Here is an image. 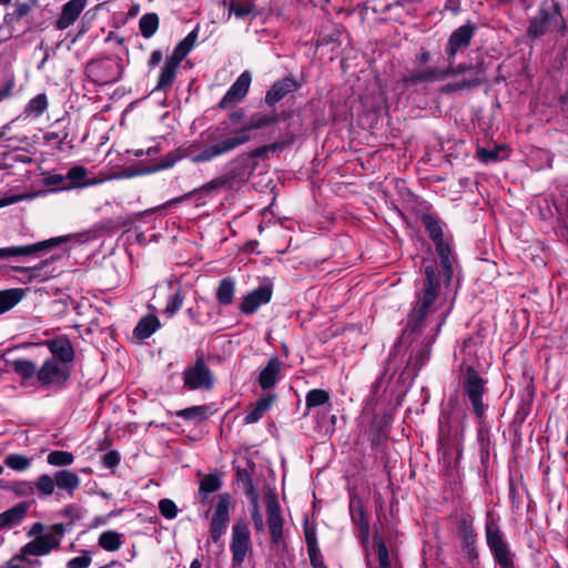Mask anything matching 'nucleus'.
I'll use <instances>...</instances> for the list:
<instances>
[{"label": "nucleus", "mask_w": 568, "mask_h": 568, "mask_svg": "<svg viewBox=\"0 0 568 568\" xmlns=\"http://www.w3.org/2000/svg\"><path fill=\"white\" fill-rule=\"evenodd\" d=\"M23 296L21 288L0 291V314L16 306Z\"/></svg>", "instance_id": "obj_34"}, {"label": "nucleus", "mask_w": 568, "mask_h": 568, "mask_svg": "<svg viewBox=\"0 0 568 568\" xmlns=\"http://www.w3.org/2000/svg\"><path fill=\"white\" fill-rule=\"evenodd\" d=\"M160 327V320L154 314L143 316L133 329V335L140 341L149 338Z\"/></svg>", "instance_id": "obj_28"}, {"label": "nucleus", "mask_w": 568, "mask_h": 568, "mask_svg": "<svg viewBox=\"0 0 568 568\" xmlns=\"http://www.w3.org/2000/svg\"><path fill=\"white\" fill-rule=\"evenodd\" d=\"M121 546V535L114 531H109V551H115Z\"/></svg>", "instance_id": "obj_57"}, {"label": "nucleus", "mask_w": 568, "mask_h": 568, "mask_svg": "<svg viewBox=\"0 0 568 568\" xmlns=\"http://www.w3.org/2000/svg\"><path fill=\"white\" fill-rule=\"evenodd\" d=\"M184 303V296L182 294L181 288L176 290L174 294H172L166 303L164 313L172 317L178 311L181 310L182 305Z\"/></svg>", "instance_id": "obj_44"}, {"label": "nucleus", "mask_w": 568, "mask_h": 568, "mask_svg": "<svg viewBox=\"0 0 568 568\" xmlns=\"http://www.w3.org/2000/svg\"><path fill=\"white\" fill-rule=\"evenodd\" d=\"M349 513H351L353 523L359 528L362 539L367 540L369 532H371V526H369V521L366 517V514L364 511L362 501L359 499L351 500Z\"/></svg>", "instance_id": "obj_25"}, {"label": "nucleus", "mask_w": 568, "mask_h": 568, "mask_svg": "<svg viewBox=\"0 0 568 568\" xmlns=\"http://www.w3.org/2000/svg\"><path fill=\"white\" fill-rule=\"evenodd\" d=\"M479 84H480V80L474 79V80H469V81H463V82H457L454 84H448L443 89V91L453 92L456 90H462L464 88H475V87H478Z\"/></svg>", "instance_id": "obj_52"}, {"label": "nucleus", "mask_w": 568, "mask_h": 568, "mask_svg": "<svg viewBox=\"0 0 568 568\" xmlns=\"http://www.w3.org/2000/svg\"><path fill=\"white\" fill-rule=\"evenodd\" d=\"M377 556H378L379 568H390L388 550L383 540L377 541Z\"/></svg>", "instance_id": "obj_50"}, {"label": "nucleus", "mask_w": 568, "mask_h": 568, "mask_svg": "<svg viewBox=\"0 0 568 568\" xmlns=\"http://www.w3.org/2000/svg\"><path fill=\"white\" fill-rule=\"evenodd\" d=\"M85 72L89 81L94 85L103 87L106 83V68L103 60L88 63Z\"/></svg>", "instance_id": "obj_30"}, {"label": "nucleus", "mask_w": 568, "mask_h": 568, "mask_svg": "<svg viewBox=\"0 0 568 568\" xmlns=\"http://www.w3.org/2000/svg\"><path fill=\"white\" fill-rule=\"evenodd\" d=\"M84 9L83 0H70L63 7L59 19L57 20V27L60 30L70 27L79 17L81 11Z\"/></svg>", "instance_id": "obj_23"}, {"label": "nucleus", "mask_w": 568, "mask_h": 568, "mask_svg": "<svg viewBox=\"0 0 568 568\" xmlns=\"http://www.w3.org/2000/svg\"><path fill=\"white\" fill-rule=\"evenodd\" d=\"M420 221L426 232L428 233L429 239L435 245L436 253L440 261L444 281L446 284H449L454 276V258L452 256L450 242L444 236V224L436 214L432 213H423L420 215Z\"/></svg>", "instance_id": "obj_4"}, {"label": "nucleus", "mask_w": 568, "mask_h": 568, "mask_svg": "<svg viewBox=\"0 0 568 568\" xmlns=\"http://www.w3.org/2000/svg\"><path fill=\"white\" fill-rule=\"evenodd\" d=\"M423 270L425 278L415 294L416 301L406 324V331L410 333H419L427 326L428 317L437 310L442 288L436 264L424 258Z\"/></svg>", "instance_id": "obj_1"}, {"label": "nucleus", "mask_w": 568, "mask_h": 568, "mask_svg": "<svg viewBox=\"0 0 568 568\" xmlns=\"http://www.w3.org/2000/svg\"><path fill=\"white\" fill-rule=\"evenodd\" d=\"M64 534V526L55 524L51 527V532L37 537L34 540L26 544L22 552L29 556H43L55 549L60 545V539Z\"/></svg>", "instance_id": "obj_12"}, {"label": "nucleus", "mask_w": 568, "mask_h": 568, "mask_svg": "<svg viewBox=\"0 0 568 568\" xmlns=\"http://www.w3.org/2000/svg\"><path fill=\"white\" fill-rule=\"evenodd\" d=\"M65 241H67V237L59 236V237H52V239L41 241V242L34 243V244H29V245L2 247V248H0V260L9 258V257H17V256L33 255L41 251L51 250V248L55 247L57 245L64 243Z\"/></svg>", "instance_id": "obj_14"}, {"label": "nucleus", "mask_w": 568, "mask_h": 568, "mask_svg": "<svg viewBox=\"0 0 568 568\" xmlns=\"http://www.w3.org/2000/svg\"><path fill=\"white\" fill-rule=\"evenodd\" d=\"M232 552V568H241L248 552L252 551L251 531L243 519H239L232 527L230 542Z\"/></svg>", "instance_id": "obj_9"}, {"label": "nucleus", "mask_w": 568, "mask_h": 568, "mask_svg": "<svg viewBox=\"0 0 568 568\" xmlns=\"http://www.w3.org/2000/svg\"><path fill=\"white\" fill-rule=\"evenodd\" d=\"M298 89L297 82L293 78H284L277 82H275L271 89L266 92L265 102L273 106L282 99H284L288 93L296 91Z\"/></svg>", "instance_id": "obj_21"}, {"label": "nucleus", "mask_w": 568, "mask_h": 568, "mask_svg": "<svg viewBox=\"0 0 568 568\" xmlns=\"http://www.w3.org/2000/svg\"><path fill=\"white\" fill-rule=\"evenodd\" d=\"M57 487L65 489L70 495L75 490L80 484L79 477L71 470H59L54 475Z\"/></svg>", "instance_id": "obj_31"}, {"label": "nucleus", "mask_w": 568, "mask_h": 568, "mask_svg": "<svg viewBox=\"0 0 568 568\" xmlns=\"http://www.w3.org/2000/svg\"><path fill=\"white\" fill-rule=\"evenodd\" d=\"M477 159L481 162L488 163L491 161H497L499 159L498 150H487L484 148H480L477 150Z\"/></svg>", "instance_id": "obj_51"}, {"label": "nucleus", "mask_w": 568, "mask_h": 568, "mask_svg": "<svg viewBox=\"0 0 568 568\" xmlns=\"http://www.w3.org/2000/svg\"><path fill=\"white\" fill-rule=\"evenodd\" d=\"M244 490L251 501V518L253 521L254 530L256 534L264 532L265 524L260 508L257 489L250 476H247L246 480L244 481Z\"/></svg>", "instance_id": "obj_19"}, {"label": "nucleus", "mask_w": 568, "mask_h": 568, "mask_svg": "<svg viewBox=\"0 0 568 568\" xmlns=\"http://www.w3.org/2000/svg\"><path fill=\"white\" fill-rule=\"evenodd\" d=\"M275 397L276 396L274 394H267L261 397L255 403L254 408L245 415L243 419L244 424L250 425L257 423L263 417V415L272 407Z\"/></svg>", "instance_id": "obj_29"}, {"label": "nucleus", "mask_w": 568, "mask_h": 568, "mask_svg": "<svg viewBox=\"0 0 568 568\" xmlns=\"http://www.w3.org/2000/svg\"><path fill=\"white\" fill-rule=\"evenodd\" d=\"M329 393L325 389L314 388L305 396L306 414L315 407L323 406L329 402Z\"/></svg>", "instance_id": "obj_36"}, {"label": "nucleus", "mask_w": 568, "mask_h": 568, "mask_svg": "<svg viewBox=\"0 0 568 568\" xmlns=\"http://www.w3.org/2000/svg\"><path fill=\"white\" fill-rule=\"evenodd\" d=\"M254 4L251 1H236L232 0L230 3V13H233L239 19H245L252 14Z\"/></svg>", "instance_id": "obj_41"}, {"label": "nucleus", "mask_w": 568, "mask_h": 568, "mask_svg": "<svg viewBox=\"0 0 568 568\" xmlns=\"http://www.w3.org/2000/svg\"><path fill=\"white\" fill-rule=\"evenodd\" d=\"M183 385L189 390H210L214 386V375L203 357H197L192 366L183 372Z\"/></svg>", "instance_id": "obj_11"}, {"label": "nucleus", "mask_w": 568, "mask_h": 568, "mask_svg": "<svg viewBox=\"0 0 568 568\" xmlns=\"http://www.w3.org/2000/svg\"><path fill=\"white\" fill-rule=\"evenodd\" d=\"M49 260H43L34 266H14L13 270L18 273L24 274L28 278H36L41 275V271L49 264Z\"/></svg>", "instance_id": "obj_48"}, {"label": "nucleus", "mask_w": 568, "mask_h": 568, "mask_svg": "<svg viewBox=\"0 0 568 568\" xmlns=\"http://www.w3.org/2000/svg\"><path fill=\"white\" fill-rule=\"evenodd\" d=\"M141 36H153L159 28V17L154 12L145 13L139 21Z\"/></svg>", "instance_id": "obj_39"}, {"label": "nucleus", "mask_w": 568, "mask_h": 568, "mask_svg": "<svg viewBox=\"0 0 568 568\" xmlns=\"http://www.w3.org/2000/svg\"><path fill=\"white\" fill-rule=\"evenodd\" d=\"M278 121L277 114L255 113L250 121L243 125L236 134L209 145L200 152H194L193 145L189 146V156L193 163H206L215 158L222 156L250 141V132L275 124Z\"/></svg>", "instance_id": "obj_2"}, {"label": "nucleus", "mask_w": 568, "mask_h": 568, "mask_svg": "<svg viewBox=\"0 0 568 568\" xmlns=\"http://www.w3.org/2000/svg\"><path fill=\"white\" fill-rule=\"evenodd\" d=\"M276 148H277V144L264 145V146L253 150L251 152L250 156L251 158H260V156H263L268 151H275Z\"/></svg>", "instance_id": "obj_59"}, {"label": "nucleus", "mask_w": 568, "mask_h": 568, "mask_svg": "<svg viewBox=\"0 0 568 568\" xmlns=\"http://www.w3.org/2000/svg\"><path fill=\"white\" fill-rule=\"evenodd\" d=\"M11 366L24 379L31 378L38 373L36 365L30 359H16L11 363Z\"/></svg>", "instance_id": "obj_38"}, {"label": "nucleus", "mask_w": 568, "mask_h": 568, "mask_svg": "<svg viewBox=\"0 0 568 568\" xmlns=\"http://www.w3.org/2000/svg\"><path fill=\"white\" fill-rule=\"evenodd\" d=\"M567 30L561 7L556 0H544L530 18L527 36L564 34Z\"/></svg>", "instance_id": "obj_3"}, {"label": "nucleus", "mask_w": 568, "mask_h": 568, "mask_svg": "<svg viewBox=\"0 0 568 568\" xmlns=\"http://www.w3.org/2000/svg\"><path fill=\"white\" fill-rule=\"evenodd\" d=\"M231 507L230 494H221L210 523V538L213 542L220 541L221 537L225 534L230 521Z\"/></svg>", "instance_id": "obj_13"}, {"label": "nucleus", "mask_w": 568, "mask_h": 568, "mask_svg": "<svg viewBox=\"0 0 568 568\" xmlns=\"http://www.w3.org/2000/svg\"><path fill=\"white\" fill-rule=\"evenodd\" d=\"M207 414V406H193L189 407L182 410H179L176 413V416L184 418V419H199L202 420L206 417Z\"/></svg>", "instance_id": "obj_45"}, {"label": "nucleus", "mask_w": 568, "mask_h": 568, "mask_svg": "<svg viewBox=\"0 0 568 568\" xmlns=\"http://www.w3.org/2000/svg\"><path fill=\"white\" fill-rule=\"evenodd\" d=\"M120 463V455L115 450L109 452V468L115 467Z\"/></svg>", "instance_id": "obj_63"}, {"label": "nucleus", "mask_w": 568, "mask_h": 568, "mask_svg": "<svg viewBox=\"0 0 568 568\" xmlns=\"http://www.w3.org/2000/svg\"><path fill=\"white\" fill-rule=\"evenodd\" d=\"M30 504L21 501L0 514V530L20 524L27 516Z\"/></svg>", "instance_id": "obj_24"}, {"label": "nucleus", "mask_w": 568, "mask_h": 568, "mask_svg": "<svg viewBox=\"0 0 568 568\" xmlns=\"http://www.w3.org/2000/svg\"><path fill=\"white\" fill-rule=\"evenodd\" d=\"M476 31V26L471 22H467L457 28L450 36H473Z\"/></svg>", "instance_id": "obj_56"}, {"label": "nucleus", "mask_w": 568, "mask_h": 568, "mask_svg": "<svg viewBox=\"0 0 568 568\" xmlns=\"http://www.w3.org/2000/svg\"><path fill=\"white\" fill-rule=\"evenodd\" d=\"M222 486L221 476L217 474H209L205 475L201 481L199 487V493L202 498H206L210 494L217 491Z\"/></svg>", "instance_id": "obj_37"}, {"label": "nucleus", "mask_w": 568, "mask_h": 568, "mask_svg": "<svg viewBox=\"0 0 568 568\" xmlns=\"http://www.w3.org/2000/svg\"><path fill=\"white\" fill-rule=\"evenodd\" d=\"M162 58H163L162 52L160 50H154L151 53V57L149 59V62H148L149 67L151 69L155 68L161 62Z\"/></svg>", "instance_id": "obj_60"}, {"label": "nucleus", "mask_w": 568, "mask_h": 568, "mask_svg": "<svg viewBox=\"0 0 568 568\" xmlns=\"http://www.w3.org/2000/svg\"><path fill=\"white\" fill-rule=\"evenodd\" d=\"M95 17V13L92 10H88L83 18H82V29L78 32L77 36H81L82 33L87 32L85 24L89 23L93 18Z\"/></svg>", "instance_id": "obj_61"}, {"label": "nucleus", "mask_w": 568, "mask_h": 568, "mask_svg": "<svg viewBox=\"0 0 568 568\" xmlns=\"http://www.w3.org/2000/svg\"><path fill=\"white\" fill-rule=\"evenodd\" d=\"M186 313L190 317V320L195 323V324H202L201 320H200V314H199V311L194 307H189L186 310Z\"/></svg>", "instance_id": "obj_62"}, {"label": "nucleus", "mask_w": 568, "mask_h": 568, "mask_svg": "<svg viewBox=\"0 0 568 568\" xmlns=\"http://www.w3.org/2000/svg\"><path fill=\"white\" fill-rule=\"evenodd\" d=\"M91 562V558L87 555L72 558L68 562L69 568H87Z\"/></svg>", "instance_id": "obj_55"}, {"label": "nucleus", "mask_w": 568, "mask_h": 568, "mask_svg": "<svg viewBox=\"0 0 568 568\" xmlns=\"http://www.w3.org/2000/svg\"><path fill=\"white\" fill-rule=\"evenodd\" d=\"M73 459V455L65 450H53L47 457L48 463L52 466H67L72 464Z\"/></svg>", "instance_id": "obj_43"}, {"label": "nucleus", "mask_w": 568, "mask_h": 568, "mask_svg": "<svg viewBox=\"0 0 568 568\" xmlns=\"http://www.w3.org/2000/svg\"><path fill=\"white\" fill-rule=\"evenodd\" d=\"M65 365L57 358L47 359L37 373V377L42 385H62L68 379Z\"/></svg>", "instance_id": "obj_16"}, {"label": "nucleus", "mask_w": 568, "mask_h": 568, "mask_svg": "<svg viewBox=\"0 0 568 568\" xmlns=\"http://www.w3.org/2000/svg\"><path fill=\"white\" fill-rule=\"evenodd\" d=\"M468 67L460 64L457 68L449 67L446 70L427 69L413 71L409 75L404 77L403 82L406 87L416 85L422 82L443 81L450 74H457L465 71Z\"/></svg>", "instance_id": "obj_15"}, {"label": "nucleus", "mask_w": 568, "mask_h": 568, "mask_svg": "<svg viewBox=\"0 0 568 568\" xmlns=\"http://www.w3.org/2000/svg\"><path fill=\"white\" fill-rule=\"evenodd\" d=\"M272 294V287L268 285H261L248 292L242 297L239 307L241 313L245 315L255 313L262 305H265L271 301Z\"/></svg>", "instance_id": "obj_18"}, {"label": "nucleus", "mask_w": 568, "mask_h": 568, "mask_svg": "<svg viewBox=\"0 0 568 568\" xmlns=\"http://www.w3.org/2000/svg\"><path fill=\"white\" fill-rule=\"evenodd\" d=\"M236 282L233 277L226 276L219 282L215 291V298L222 306H229L234 302Z\"/></svg>", "instance_id": "obj_26"}, {"label": "nucleus", "mask_w": 568, "mask_h": 568, "mask_svg": "<svg viewBox=\"0 0 568 568\" xmlns=\"http://www.w3.org/2000/svg\"><path fill=\"white\" fill-rule=\"evenodd\" d=\"M283 363L278 357H272L267 362L266 366L261 371L258 375V384L262 389L267 390L273 388L282 371Z\"/></svg>", "instance_id": "obj_22"}, {"label": "nucleus", "mask_w": 568, "mask_h": 568, "mask_svg": "<svg viewBox=\"0 0 568 568\" xmlns=\"http://www.w3.org/2000/svg\"><path fill=\"white\" fill-rule=\"evenodd\" d=\"M4 464L13 470L23 471L30 467L31 462L23 455L11 454L6 457Z\"/></svg>", "instance_id": "obj_42"}, {"label": "nucleus", "mask_w": 568, "mask_h": 568, "mask_svg": "<svg viewBox=\"0 0 568 568\" xmlns=\"http://www.w3.org/2000/svg\"><path fill=\"white\" fill-rule=\"evenodd\" d=\"M485 538L494 561L498 568H516L515 552L506 540L499 520L493 511H487L485 520Z\"/></svg>", "instance_id": "obj_5"}, {"label": "nucleus", "mask_w": 568, "mask_h": 568, "mask_svg": "<svg viewBox=\"0 0 568 568\" xmlns=\"http://www.w3.org/2000/svg\"><path fill=\"white\" fill-rule=\"evenodd\" d=\"M266 505V525L270 532L272 546L280 548L285 544L284 540V518L281 514V505L274 493L265 496Z\"/></svg>", "instance_id": "obj_10"}, {"label": "nucleus", "mask_w": 568, "mask_h": 568, "mask_svg": "<svg viewBox=\"0 0 568 568\" xmlns=\"http://www.w3.org/2000/svg\"><path fill=\"white\" fill-rule=\"evenodd\" d=\"M47 345L53 355L52 358H57L61 364L65 365L73 361L74 349L67 336H58L50 339L47 342Z\"/></svg>", "instance_id": "obj_20"}, {"label": "nucleus", "mask_w": 568, "mask_h": 568, "mask_svg": "<svg viewBox=\"0 0 568 568\" xmlns=\"http://www.w3.org/2000/svg\"><path fill=\"white\" fill-rule=\"evenodd\" d=\"M93 184L88 179V170L84 166L77 165L71 168L67 173V182L61 186L62 190L84 187Z\"/></svg>", "instance_id": "obj_27"}, {"label": "nucleus", "mask_w": 568, "mask_h": 568, "mask_svg": "<svg viewBox=\"0 0 568 568\" xmlns=\"http://www.w3.org/2000/svg\"><path fill=\"white\" fill-rule=\"evenodd\" d=\"M455 534L466 560L475 566L479 561L478 534L475 529L474 517L465 510L455 513Z\"/></svg>", "instance_id": "obj_6"}, {"label": "nucleus", "mask_w": 568, "mask_h": 568, "mask_svg": "<svg viewBox=\"0 0 568 568\" xmlns=\"http://www.w3.org/2000/svg\"><path fill=\"white\" fill-rule=\"evenodd\" d=\"M30 10H31V4L29 2L18 3L14 9L13 14L18 19H21V18L26 17L30 12Z\"/></svg>", "instance_id": "obj_58"}, {"label": "nucleus", "mask_w": 568, "mask_h": 568, "mask_svg": "<svg viewBox=\"0 0 568 568\" xmlns=\"http://www.w3.org/2000/svg\"><path fill=\"white\" fill-rule=\"evenodd\" d=\"M132 22L130 20V18L128 17L126 13H124V11H120V12H113V17H112V27L114 29H121L122 27H124L125 24Z\"/></svg>", "instance_id": "obj_54"}, {"label": "nucleus", "mask_w": 568, "mask_h": 568, "mask_svg": "<svg viewBox=\"0 0 568 568\" xmlns=\"http://www.w3.org/2000/svg\"><path fill=\"white\" fill-rule=\"evenodd\" d=\"M67 182V175L52 174L43 179V183L47 186H58V190H62L61 186Z\"/></svg>", "instance_id": "obj_53"}, {"label": "nucleus", "mask_w": 568, "mask_h": 568, "mask_svg": "<svg viewBox=\"0 0 568 568\" xmlns=\"http://www.w3.org/2000/svg\"><path fill=\"white\" fill-rule=\"evenodd\" d=\"M34 489H37L39 496H51L54 491V487L57 486L54 477L49 475H41L37 481L33 484Z\"/></svg>", "instance_id": "obj_40"}, {"label": "nucleus", "mask_w": 568, "mask_h": 568, "mask_svg": "<svg viewBox=\"0 0 568 568\" xmlns=\"http://www.w3.org/2000/svg\"><path fill=\"white\" fill-rule=\"evenodd\" d=\"M0 488L10 490L18 497H29L34 494L33 483L28 480L13 483L0 480Z\"/></svg>", "instance_id": "obj_35"}, {"label": "nucleus", "mask_w": 568, "mask_h": 568, "mask_svg": "<svg viewBox=\"0 0 568 568\" xmlns=\"http://www.w3.org/2000/svg\"><path fill=\"white\" fill-rule=\"evenodd\" d=\"M140 11V7L138 4H132L129 7L128 11H125L124 13L128 14V17L130 18L131 21H133L135 19V17L138 16Z\"/></svg>", "instance_id": "obj_64"}, {"label": "nucleus", "mask_w": 568, "mask_h": 568, "mask_svg": "<svg viewBox=\"0 0 568 568\" xmlns=\"http://www.w3.org/2000/svg\"><path fill=\"white\" fill-rule=\"evenodd\" d=\"M235 179V173L232 171L230 173L217 176L207 183H204L199 190L205 193L216 192L221 189H231L233 185V181Z\"/></svg>", "instance_id": "obj_32"}, {"label": "nucleus", "mask_w": 568, "mask_h": 568, "mask_svg": "<svg viewBox=\"0 0 568 568\" xmlns=\"http://www.w3.org/2000/svg\"><path fill=\"white\" fill-rule=\"evenodd\" d=\"M195 38H183L160 69L154 91L166 93L174 84L181 62L194 45Z\"/></svg>", "instance_id": "obj_7"}, {"label": "nucleus", "mask_w": 568, "mask_h": 568, "mask_svg": "<svg viewBox=\"0 0 568 568\" xmlns=\"http://www.w3.org/2000/svg\"><path fill=\"white\" fill-rule=\"evenodd\" d=\"M463 390L471 405L476 419L481 424L488 409V405L483 399L486 393V382L473 367H468L466 371Z\"/></svg>", "instance_id": "obj_8"}, {"label": "nucleus", "mask_w": 568, "mask_h": 568, "mask_svg": "<svg viewBox=\"0 0 568 568\" xmlns=\"http://www.w3.org/2000/svg\"><path fill=\"white\" fill-rule=\"evenodd\" d=\"M470 44V38H450L447 49L448 58H454L457 52L466 50Z\"/></svg>", "instance_id": "obj_47"}, {"label": "nucleus", "mask_w": 568, "mask_h": 568, "mask_svg": "<svg viewBox=\"0 0 568 568\" xmlns=\"http://www.w3.org/2000/svg\"><path fill=\"white\" fill-rule=\"evenodd\" d=\"M47 106H48L47 97H45V94L41 93L30 100V102L28 103L27 110L34 115H40L44 112Z\"/></svg>", "instance_id": "obj_46"}, {"label": "nucleus", "mask_w": 568, "mask_h": 568, "mask_svg": "<svg viewBox=\"0 0 568 568\" xmlns=\"http://www.w3.org/2000/svg\"><path fill=\"white\" fill-rule=\"evenodd\" d=\"M159 509L163 517L166 519H173L178 515V507L175 503L171 499L164 498L159 503Z\"/></svg>", "instance_id": "obj_49"}, {"label": "nucleus", "mask_w": 568, "mask_h": 568, "mask_svg": "<svg viewBox=\"0 0 568 568\" xmlns=\"http://www.w3.org/2000/svg\"><path fill=\"white\" fill-rule=\"evenodd\" d=\"M305 540L307 545V552L310 557V562L314 568L322 566L324 562L322 560L321 550L317 545L316 535L313 530L305 529Z\"/></svg>", "instance_id": "obj_33"}, {"label": "nucleus", "mask_w": 568, "mask_h": 568, "mask_svg": "<svg viewBox=\"0 0 568 568\" xmlns=\"http://www.w3.org/2000/svg\"><path fill=\"white\" fill-rule=\"evenodd\" d=\"M252 77L248 71H244L230 87L224 97L219 102L220 109H227L241 102L247 94L251 85Z\"/></svg>", "instance_id": "obj_17"}]
</instances>
